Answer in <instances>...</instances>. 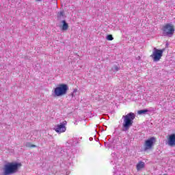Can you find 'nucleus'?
<instances>
[{
    "label": "nucleus",
    "instance_id": "nucleus-1",
    "mask_svg": "<svg viewBox=\"0 0 175 175\" xmlns=\"http://www.w3.org/2000/svg\"><path fill=\"white\" fill-rule=\"evenodd\" d=\"M22 166L21 163H8L3 168V174L0 175H10L14 174L18 172V169Z\"/></svg>",
    "mask_w": 175,
    "mask_h": 175
},
{
    "label": "nucleus",
    "instance_id": "nucleus-2",
    "mask_svg": "<svg viewBox=\"0 0 175 175\" xmlns=\"http://www.w3.org/2000/svg\"><path fill=\"white\" fill-rule=\"evenodd\" d=\"M123 124H122V131L126 132L129 131V129L133 125V120L136 118V115L133 112H130L125 116H122Z\"/></svg>",
    "mask_w": 175,
    "mask_h": 175
},
{
    "label": "nucleus",
    "instance_id": "nucleus-3",
    "mask_svg": "<svg viewBox=\"0 0 175 175\" xmlns=\"http://www.w3.org/2000/svg\"><path fill=\"white\" fill-rule=\"evenodd\" d=\"M69 87L65 83L59 84L53 89L54 96H64L68 94Z\"/></svg>",
    "mask_w": 175,
    "mask_h": 175
},
{
    "label": "nucleus",
    "instance_id": "nucleus-4",
    "mask_svg": "<svg viewBox=\"0 0 175 175\" xmlns=\"http://www.w3.org/2000/svg\"><path fill=\"white\" fill-rule=\"evenodd\" d=\"M174 25L171 23L165 24L162 27L163 34L164 36H172L174 33Z\"/></svg>",
    "mask_w": 175,
    "mask_h": 175
},
{
    "label": "nucleus",
    "instance_id": "nucleus-5",
    "mask_svg": "<svg viewBox=\"0 0 175 175\" xmlns=\"http://www.w3.org/2000/svg\"><path fill=\"white\" fill-rule=\"evenodd\" d=\"M163 51H165V49H158L157 48H154V51L150 57L152 58L154 62H158V61H160L161 58H162V56L163 55Z\"/></svg>",
    "mask_w": 175,
    "mask_h": 175
},
{
    "label": "nucleus",
    "instance_id": "nucleus-6",
    "mask_svg": "<svg viewBox=\"0 0 175 175\" xmlns=\"http://www.w3.org/2000/svg\"><path fill=\"white\" fill-rule=\"evenodd\" d=\"M157 142V139L154 137H152L148 139H146L144 142V151H148V150H152L154 147V144Z\"/></svg>",
    "mask_w": 175,
    "mask_h": 175
},
{
    "label": "nucleus",
    "instance_id": "nucleus-7",
    "mask_svg": "<svg viewBox=\"0 0 175 175\" xmlns=\"http://www.w3.org/2000/svg\"><path fill=\"white\" fill-rule=\"evenodd\" d=\"M67 124L66 120L64 121L62 124H57V127L54 129V131H55L57 133H64V132L66 131Z\"/></svg>",
    "mask_w": 175,
    "mask_h": 175
},
{
    "label": "nucleus",
    "instance_id": "nucleus-8",
    "mask_svg": "<svg viewBox=\"0 0 175 175\" xmlns=\"http://www.w3.org/2000/svg\"><path fill=\"white\" fill-rule=\"evenodd\" d=\"M168 145L170 147H174L175 146V134H172L168 138Z\"/></svg>",
    "mask_w": 175,
    "mask_h": 175
},
{
    "label": "nucleus",
    "instance_id": "nucleus-9",
    "mask_svg": "<svg viewBox=\"0 0 175 175\" xmlns=\"http://www.w3.org/2000/svg\"><path fill=\"white\" fill-rule=\"evenodd\" d=\"M62 31H68V29L69 28V25L66 23V21H62Z\"/></svg>",
    "mask_w": 175,
    "mask_h": 175
},
{
    "label": "nucleus",
    "instance_id": "nucleus-10",
    "mask_svg": "<svg viewBox=\"0 0 175 175\" xmlns=\"http://www.w3.org/2000/svg\"><path fill=\"white\" fill-rule=\"evenodd\" d=\"M144 162L143 161H139L137 164V170H142V169H144Z\"/></svg>",
    "mask_w": 175,
    "mask_h": 175
},
{
    "label": "nucleus",
    "instance_id": "nucleus-11",
    "mask_svg": "<svg viewBox=\"0 0 175 175\" xmlns=\"http://www.w3.org/2000/svg\"><path fill=\"white\" fill-rule=\"evenodd\" d=\"M146 113H148V109H142V110H139L137 111V114L142 115V114H146Z\"/></svg>",
    "mask_w": 175,
    "mask_h": 175
},
{
    "label": "nucleus",
    "instance_id": "nucleus-12",
    "mask_svg": "<svg viewBox=\"0 0 175 175\" xmlns=\"http://www.w3.org/2000/svg\"><path fill=\"white\" fill-rule=\"evenodd\" d=\"M64 15H65V12H64V11H61L57 13L58 18H61L62 17H64Z\"/></svg>",
    "mask_w": 175,
    "mask_h": 175
},
{
    "label": "nucleus",
    "instance_id": "nucleus-13",
    "mask_svg": "<svg viewBox=\"0 0 175 175\" xmlns=\"http://www.w3.org/2000/svg\"><path fill=\"white\" fill-rule=\"evenodd\" d=\"M114 38H113V36L111 34H109L107 36V40H113Z\"/></svg>",
    "mask_w": 175,
    "mask_h": 175
},
{
    "label": "nucleus",
    "instance_id": "nucleus-14",
    "mask_svg": "<svg viewBox=\"0 0 175 175\" xmlns=\"http://www.w3.org/2000/svg\"><path fill=\"white\" fill-rule=\"evenodd\" d=\"M28 147H29V148H35L36 147V145L34 144H28Z\"/></svg>",
    "mask_w": 175,
    "mask_h": 175
},
{
    "label": "nucleus",
    "instance_id": "nucleus-15",
    "mask_svg": "<svg viewBox=\"0 0 175 175\" xmlns=\"http://www.w3.org/2000/svg\"><path fill=\"white\" fill-rule=\"evenodd\" d=\"M76 92H77V89L74 90L73 92L71 94L72 98H74L75 96V94H76Z\"/></svg>",
    "mask_w": 175,
    "mask_h": 175
},
{
    "label": "nucleus",
    "instance_id": "nucleus-16",
    "mask_svg": "<svg viewBox=\"0 0 175 175\" xmlns=\"http://www.w3.org/2000/svg\"><path fill=\"white\" fill-rule=\"evenodd\" d=\"M116 70H118V67L116 66Z\"/></svg>",
    "mask_w": 175,
    "mask_h": 175
},
{
    "label": "nucleus",
    "instance_id": "nucleus-17",
    "mask_svg": "<svg viewBox=\"0 0 175 175\" xmlns=\"http://www.w3.org/2000/svg\"><path fill=\"white\" fill-rule=\"evenodd\" d=\"M38 1H40V0H38Z\"/></svg>",
    "mask_w": 175,
    "mask_h": 175
}]
</instances>
